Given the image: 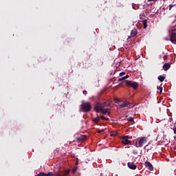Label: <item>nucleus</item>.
<instances>
[{
  "mask_svg": "<svg viewBox=\"0 0 176 176\" xmlns=\"http://www.w3.org/2000/svg\"><path fill=\"white\" fill-rule=\"evenodd\" d=\"M105 104H107V102L100 103V102H98L94 107V111L97 113H100V112H101V113H102V115H107V113H108V115H109L110 109H104L106 107Z\"/></svg>",
  "mask_w": 176,
  "mask_h": 176,
  "instance_id": "f257e3e1",
  "label": "nucleus"
},
{
  "mask_svg": "<svg viewBox=\"0 0 176 176\" xmlns=\"http://www.w3.org/2000/svg\"><path fill=\"white\" fill-rule=\"evenodd\" d=\"M80 110L81 112L87 113L91 111V104L90 102H84L80 105Z\"/></svg>",
  "mask_w": 176,
  "mask_h": 176,
  "instance_id": "f03ea898",
  "label": "nucleus"
},
{
  "mask_svg": "<svg viewBox=\"0 0 176 176\" xmlns=\"http://www.w3.org/2000/svg\"><path fill=\"white\" fill-rule=\"evenodd\" d=\"M125 85L128 87H132L134 90H137L138 89V82L131 81V80H125Z\"/></svg>",
  "mask_w": 176,
  "mask_h": 176,
  "instance_id": "7ed1b4c3",
  "label": "nucleus"
},
{
  "mask_svg": "<svg viewBox=\"0 0 176 176\" xmlns=\"http://www.w3.org/2000/svg\"><path fill=\"white\" fill-rule=\"evenodd\" d=\"M146 144V138L142 137L140 139H138V142H135V146L137 148H142L144 145Z\"/></svg>",
  "mask_w": 176,
  "mask_h": 176,
  "instance_id": "20e7f679",
  "label": "nucleus"
},
{
  "mask_svg": "<svg viewBox=\"0 0 176 176\" xmlns=\"http://www.w3.org/2000/svg\"><path fill=\"white\" fill-rule=\"evenodd\" d=\"M121 142L124 145H131V141L130 140V137L127 135L121 136Z\"/></svg>",
  "mask_w": 176,
  "mask_h": 176,
  "instance_id": "39448f33",
  "label": "nucleus"
},
{
  "mask_svg": "<svg viewBox=\"0 0 176 176\" xmlns=\"http://www.w3.org/2000/svg\"><path fill=\"white\" fill-rule=\"evenodd\" d=\"M120 108H129L131 107V103L128 100H125L119 104Z\"/></svg>",
  "mask_w": 176,
  "mask_h": 176,
  "instance_id": "423d86ee",
  "label": "nucleus"
},
{
  "mask_svg": "<svg viewBox=\"0 0 176 176\" xmlns=\"http://www.w3.org/2000/svg\"><path fill=\"white\" fill-rule=\"evenodd\" d=\"M144 166L146 168H147L148 170H149L150 171H153V166H152V164H151V162L146 161L144 163Z\"/></svg>",
  "mask_w": 176,
  "mask_h": 176,
  "instance_id": "0eeeda50",
  "label": "nucleus"
},
{
  "mask_svg": "<svg viewBox=\"0 0 176 176\" xmlns=\"http://www.w3.org/2000/svg\"><path fill=\"white\" fill-rule=\"evenodd\" d=\"M87 138V136L81 135V136L77 138L76 140H77L78 142L82 143V142H85V141H86Z\"/></svg>",
  "mask_w": 176,
  "mask_h": 176,
  "instance_id": "6e6552de",
  "label": "nucleus"
},
{
  "mask_svg": "<svg viewBox=\"0 0 176 176\" xmlns=\"http://www.w3.org/2000/svg\"><path fill=\"white\" fill-rule=\"evenodd\" d=\"M128 167L131 170H136L137 165H135V164H134V162H129L128 163Z\"/></svg>",
  "mask_w": 176,
  "mask_h": 176,
  "instance_id": "1a4fd4ad",
  "label": "nucleus"
},
{
  "mask_svg": "<svg viewBox=\"0 0 176 176\" xmlns=\"http://www.w3.org/2000/svg\"><path fill=\"white\" fill-rule=\"evenodd\" d=\"M170 41L172 43H176V33H172L170 34Z\"/></svg>",
  "mask_w": 176,
  "mask_h": 176,
  "instance_id": "9d476101",
  "label": "nucleus"
},
{
  "mask_svg": "<svg viewBox=\"0 0 176 176\" xmlns=\"http://www.w3.org/2000/svg\"><path fill=\"white\" fill-rule=\"evenodd\" d=\"M36 176H53V173L49 172L48 173H40Z\"/></svg>",
  "mask_w": 176,
  "mask_h": 176,
  "instance_id": "9b49d317",
  "label": "nucleus"
},
{
  "mask_svg": "<svg viewBox=\"0 0 176 176\" xmlns=\"http://www.w3.org/2000/svg\"><path fill=\"white\" fill-rule=\"evenodd\" d=\"M170 67H171V65L168 63H165L163 65V69H164V71H168V69H170Z\"/></svg>",
  "mask_w": 176,
  "mask_h": 176,
  "instance_id": "f8f14e48",
  "label": "nucleus"
},
{
  "mask_svg": "<svg viewBox=\"0 0 176 176\" xmlns=\"http://www.w3.org/2000/svg\"><path fill=\"white\" fill-rule=\"evenodd\" d=\"M137 34H138V31H137V29L133 28L131 30V36L133 38V37L135 36V35H137Z\"/></svg>",
  "mask_w": 176,
  "mask_h": 176,
  "instance_id": "ddd939ff",
  "label": "nucleus"
},
{
  "mask_svg": "<svg viewBox=\"0 0 176 176\" xmlns=\"http://www.w3.org/2000/svg\"><path fill=\"white\" fill-rule=\"evenodd\" d=\"M94 123H96V124H98V122H100V116L97 114V117L95 118H93Z\"/></svg>",
  "mask_w": 176,
  "mask_h": 176,
  "instance_id": "4468645a",
  "label": "nucleus"
},
{
  "mask_svg": "<svg viewBox=\"0 0 176 176\" xmlns=\"http://www.w3.org/2000/svg\"><path fill=\"white\" fill-rule=\"evenodd\" d=\"M168 7L170 11L175 10L176 9V4H170Z\"/></svg>",
  "mask_w": 176,
  "mask_h": 176,
  "instance_id": "2eb2a0df",
  "label": "nucleus"
},
{
  "mask_svg": "<svg viewBox=\"0 0 176 176\" xmlns=\"http://www.w3.org/2000/svg\"><path fill=\"white\" fill-rule=\"evenodd\" d=\"M157 93H159V94H162L163 92V87H157Z\"/></svg>",
  "mask_w": 176,
  "mask_h": 176,
  "instance_id": "dca6fc26",
  "label": "nucleus"
},
{
  "mask_svg": "<svg viewBox=\"0 0 176 176\" xmlns=\"http://www.w3.org/2000/svg\"><path fill=\"white\" fill-rule=\"evenodd\" d=\"M99 118H100V120L101 119L102 120H107V121L109 120V118L108 117H105L104 116H100Z\"/></svg>",
  "mask_w": 176,
  "mask_h": 176,
  "instance_id": "f3484780",
  "label": "nucleus"
},
{
  "mask_svg": "<svg viewBox=\"0 0 176 176\" xmlns=\"http://www.w3.org/2000/svg\"><path fill=\"white\" fill-rule=\"evenodd\" d=\"M164 79H166V77H164L163 76H158V80H160V82H164Z\"/></svg>",
  "mask_w": 176,
  "mask_h": 176,
  "instance_id": "a211bd4d",
  "label": "nucleus"
},
{
  "mask_svg": "<svg viewBox=\"0 0 176 176\" xmlns=\"http://www.w3.org/2000/svg\"><path fill=\"white\" fill-rule=\"evenodd\" d=\"M142 23H143V28L145 30V28H146L148 27L147 23H146V20H144L142 21Z\"/></svg>",
  "mask_w": 176,
  "mask_h": 176,
  "instance_id": "6ab92c4d",
  "label": "nucleus"
},
{
  "mask_svg": "<svg viewBox=\"0 0 176 176\" xmlns=\"http://www.w3.org/2000/svg\"><path fill=\"white\" fill-rule=\"evenodd\" d=\"M127 120H128L129 122H130L131 123H133V122H134V118H133V117H129L128 119H127Z\"/></svg>",
  "mask_w": 176,
  "mask_h": 176,
  "instance_id": "aec40b11",
  "label": "nucleus"
},
{
  "mask_svg": "<svg viewBox=\"0 0 176 176\" xmlns=\"http://www.w3.org/2000/svg\"><path fill=\"white\" fill-rule=\"evenodd\" d=\"M78 170V168L77 167H74L72 170V173L73 174H75V173H76V171Z\"/></svg>",
  "mask_w": 176,
  "mask_h": 176,
  "instance_id": "412c9836",
  "label": "nucleus"
},
{
  "mask_svg": "<svg viewBox=\"0 0 176 176\" xmlns=\"http://www.w3.org/2000/svg\"><path fill=\"white\" fill-rule=\"evenodd\" d=\"M118 134V132H113L111 134V137H116V135H117Z\"/></svg>",
  "mask_w": 176,
  "mask_h": 176,
  "instance_id": "4be33fe9",
  "label": "nucleus"
},
{
  "mask_svg": "<svg viewBox=\"0 0 176 176\" xmlns=\"http://www.w3.org/2000/svg\"><path fill=\"white\" fill-rule=\"evenodd\" d=\"M133 155H138V150H133Z\"/></svg>",
  "mask_w": 176,
  "mask_h": 176,
  "instance_id": "5701e85b",
  "label": "nucleus"
},
{
  "mask_svg": "<svg viewBox=\"0 0 176 176\" xmlns=\"http://www.w3.org/2000/svg\"><path fill=\"white\" fill-rule=\"evenodd\" d=\"M104 131H105V129L98 130V134H101V133H104Z\"/></svg>",
  "mask_w": 176,
  "mask_h": 176,
  "instance_id": "b1692460",
  "label": "nucleus"
},
{
  "mask_svg": "<svg viewBox=\"0 0 176 176\" xmlns=\"http://www.w3.org/2000/svg\"><path fill=\"white\" fill-rule=\"evenodd\" d=\"M98 64L100 67H102V64H104V63H103L102 61H101V60H99V61L98 62Z\"/></svg>",
  "mask_w": 176,
  "mask_h": 176,
  "instance_id": "393cba45",
  "label": "nucleus"
},
{
  "mask_svg": "<svg viewBox=\"0 0 176 176\" xmlns=\"http://www.w3.org/2000/svg\"><path fill=\"white\" fill-rule=\"evenodd\" d=\"M126 80V78L124 77H122V78L118 79V82H122V80Z\"/></svg>",
  "mask_w": 176,
  "mask_h": 176,
  "instance_id": "a878e982",
  "label": "nucleus"
},
{
  "mask_svg": "<svg viewBox=\"0 0 176 176\" xmlns=\"http://www.w3.org/2000/svg\"><path fill=\"white\" fill-rule=\"evenodd\" d=\"M124 75H126V72H123L120 73V76H123Z\"/></svg>",
  "mask_w": 176,
  "mask_h": 176,
  "instance_id": "bb28decb",
  "label": "nucleus"
},
{
  "mask_svg": "<svg viewBox=\"0 0 176 176\" xmlns=\"http://www.w3.org/2000/svg\"><path fill=\"white\" fill-rule=\"evenodd\" d=\"M124 78H125V79H127L128 78H130V76L129 75H126V76H124Z\"/></svg>",
  "mask_w": 176,
  "mask_h": 176,
  "instance_id": "cd10ccee",
  "label": "nucleus"
},
{
  "mask_svg": "<svg viewBox=\"0 0 176 176\" xmlns=\"http://www.w3.org/2000/svg\"><path fill=\"white\" fill-rule=\"evenodd\" d=\"M83 94H85V95H86L87 94V91H86V90H85V91H83Z\"/></svg>",
  "mask_w": 176,
  "mask_h": 176,
  "instance_id": "c85d7f7f",
  "label": "nucleus"
},
{
  "mask_svg": "<svg viewBox=\"0 0 176 176\" xmlns=\"http://www.w3.org/2000/svg\"><path fill=\"white\" fill-rule=\"evenodd\" d=\"M174 134H176V127L173 129Z\"/></svg>",
  "mask_w": 176,
  "mask_h": 176,
  "instance_id": "c756f323",
  "label": "nucleus"
},
{
  "mask_svg": "<svg viewBox=\"0 0 176 176\" xmlns=\"http://www.w3.org/2000/svg\"><path fill=\"white\" fill-rule=\"evenodd\" d=\"M164 60H167V56H164Z\"/></svg>",
  "mask_w": 176,
  "mask_h": 176,
  "instance_id": "7c9ffc66",
  "label": "nucleus"
},
{
  "mask_svg": "<svg viewBox=\"0 0 176 176\" xmlns=\"http://www.w3.org/2000/svg\"><path fill=\"white\" fill-rule=\"evenodd\" d=\"M153 1H158V0H148V2H152Z\"/></svg>",
  "mask_w": 176,
  "mask_h": 176,
  "instance_id": "2f4dec72",
  "label": "nucleus"
},
{
  "mask_svg": "<svg viewBox=\"0 0 176 176\" xmlns=\"http://www.w3.org/2000/svg\"><path fill=\"white\" fill-rule=\"evenodd\" d=\"M175 140V136L174 137Z\"/></svg>",
  "mask_w": 176,
  "mask_h": 176,
  "instance_id": "473e14b6",
  "label": "nucleus"
}]
</instances>
